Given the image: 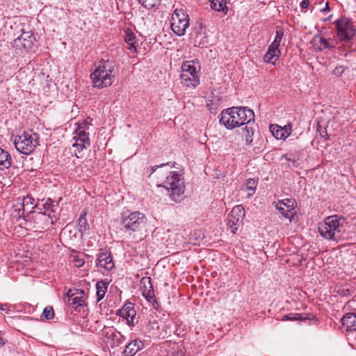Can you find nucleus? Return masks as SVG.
I'll return each mask as SVG.
<instances>
[{"mask_svg": "<svg viewBox=\"0 0 356 356\" xmlns=\"http://www.w3.org/2000/svg\"><path fill=\"white\" fill-rule=\"evenodd\" d=\"M219 122L227 129H232L254 122V113L246 107H231L220 113Z\"/></svg>", "mask_w": 356, "mask_h": 356, "instance_id": "obj_1", "label": "nucleus"}, {"mask_svg": "<svg viewBox=\"0 0 356 356\" xmlns=\"http://www.w3.org/2000/svg\"><path fill=\"white\" fill-rule=\"evenodd\" d=\"M345 219L339 216H327L324 221L319 222L318 229L320 235L330 241H338L344 230Z\"/></svg>", "mask_w": 356, "mask_h": 356, "instance_id": "obj_2", "label": "nucleus"}, {"mask_svg": "<svg viewBox=\"0 0 356 356\" xmlns=\"http://www.w3.org/2000/svg\"><path fill=\"white\" fill-rule=\"evenodd\" d=\"M166 189L171 200L175 202H180L184 197L185 182L181 174L171 172L164 182L159 185Z\"/></svg>", "mask_w": 356, "mask_h": 356, "instance_id": "obj_3", "label": "nucleus"}, {"mask_svg": "<svg viewBox=\"0 0 356 356\" xmlns=\"http://www.w3.org/2000/svg\"><path fill=\"white\" fill-rule=\"evenodd\" d=\"M147 222L145 215L139 211H125L121 216V230L129 234L142 230Z\"/></svg>", "mask_w": 356, "mask_h": 356, "instance_id": "obj_4", "label": "nucleus"}, {"mask_svg": "<svg viewBox=\"0 0 356 356\" xmlns=\"http://www.w3.org/2000/svg\"><path fill=\"white\" fill-rule=\"evenodd\" d=\"M39 135L34 132H24L17 136L14 144L15 148L21 154L28 155L31 154L38 145Z\"/></svg>", "mask_w": 356, "mask_h": 356, "instance_id": "obj_5", "label": "nucleus"}, {"mask_svg": "<svg viewBox=\"0 0 356 356\" xmlns=\"http://www.w3.org/2000/svg\"><path fill=\"white\" fill-rule=\"evenodd\" d=\"M189 26V17L186 11L176 8L172 14L170 27L172 31L178 36H182Z\"/></svg>", "mask_w": 356, "mask_h": 356, "instance_id": "obj_6", "label": "nucleus"}, {"mask_svg": "<svg viewBox=\"0 0 356 356\" xmlns=\"http://www.w3.org/2000/svg\"><path fill=\"white\" fill-rule=\"evenodd\" d=\"M42 206L44 211L39 213L36 219L40 222H43L44 223L40 227L46 229L49 225L55 223L57 220L55 213L58 204L49 198Z\"/></svg>", "mask_w": 356, "mask_h": 356, "instance_id": "obj_7", "label": "nucleus"}, {"mask_svg": "<svg viewBox=\"0 0 356 356\" xmlns=\"http://www.w3.org/2000/svg\"><path fill=\"white\" fill-rule=\"evenodd\" d=\"M337 30V38L344 43H348L355 35V29L353 24L347 19H340L335 21Z\"/></svg>", "mask_w": 356, "mask_h": 356, "instance_id": "obj_8", "label": "nucleus"}, {"mask_svg": "<svg viewBox=\"0 0 356 356\" xmlns=\"http://www.w3.org/2000/svg\"><path fill=\"white\" fill-rule=\"evenodd\" d=\"M112 71L106 68H95V70L90 74L94 87L104 88L112 84Z\"/></svg>", "mask_w": 356, "mask_h": 356, "instance_id": "obj_9", "label": "nucleus"}, {"mask_svg": "<svg viewBox=\"0 0 356 356\" xmlns=\"http://www.w3.org/2000/svg\"><path fill=\"white\" fill-rule=\"evenodd\" d=\"M72 139L75 141L72 144V147L76 149L74 154L77 158L80 156L78 153H81L83 149L90 146V140L89 138V132H83V131L74 130Z\"/></svg>", "mask_w": 356, "mask_h": 356, "instance_id": "obj_10", "label": "nucleus"}, {"mask_svg": "<svg viewBox=\"0 0 356 356\" xmlns=\"http://www.w3.org/2000/svg\"><path fill=\"white\" fill-rule=\"evenodd\" d=\"M181 69V83L187 87L195 88L200 83V70L197 71V68Z\"/></svg>", "mask_w": 356, "mask_h": 356, "instance_id": "obj_11", "label": "nucleus"}, {"mask_svg": "<svg viewBox=\"0 0 356 356\" xmlns=\"http://www.w3.org/2000/svg\"><path fill=\"white\" fill-rule=\"evenodd\" d=\"M35 39L33 35L29 32H23L19 37L15 38L13 42V47L20 51H28L33 44V41Z\"/></svg>", "mask_w": 356, "mask_h": 356, "instance_id": "obj_12", "label": "nucleus"}, {"mask_svg": "<svg viewBox=\"0 0 356 356\" xmlns=\"http://www.w3.org/2000/svg\"><path fill=\"white\" fill-rule=\"evenodd\" d=\"M313 47L319 51L325 49H332L336 47L337 42L332 38L326 39L321 35H316L310 42Z\"/></svg>", "mask_w": 356, "mask_h": 356, "instance_id": "obj_13", "label": "nucleus"}, {"mask_svg": "<svg viewBox=\"0 0 356 356\" xmlns=\"http://www.w3.org/2000/svg\"><path fill=\"white\" fill-rule=\"evenodd\" d=\"M96 265L99 268H104L106 270H111L114 268V262L111 253L106 250H101L98 254L96 261Z\"/></svg>", "mask_w": 356, "mask_h": 356, "instance_id": "obj_14", "label": "nucleus"}, {"mask_svg": "<svg viewBox=\"0 0 356 356\" xmlns=\"http://www.w3.org/2000/svg\"><path fill=\"white\" fill-rule=\"evenodd\" d=\"M165 334H163L159 332V323L156 321H150L146 326L147 335L151 337H165V335L168 333L170 334L172 332V327L170 324L165 325Z\"/></svg>", "mask_w": 356, "mask_h": 356, "instance_id": "obj_15", "label": "nucleus"}, {"mask_svg": "<svg viewBox=\"0 0 356 356\" xmlns=\"http://www.w3.org/2000/svg\"><path fill=\"white\" fill-rule=\"evenodd\" d=\"M141 284H143V295L145 298L148 302L157 303L150 277H143Z\"/></svg>", "mask_w": 356, "mask_h": 356, "instance_id": "obj_16", "label": "nucleus"}, {"mask_svg": "<svg viewBox=\"0 0 356 356\" xmlns=\"http://www.w3.org/2000/svg\"><path fill=\"white\" fill-rule=\"evenodd\" d=\"M343 326L346 328L348 336L356 334V314L354 313H348L341 318Z\"/></svg>", "mask_w": 356, "mask_h": 356, "instance_id": "obj_17", "label": "nucleus"}, {"mask_svg": "<svg viewBox=\"0 0 356 356\" xmlns=\"http://www.w3.org/2000/svg\"><path fill=\"white\" fill-rule=\"evenodd\" d=\"M143 347V341L139 339L132 340L125 346L122 356H134L139 350H142Z\"/></svg>", "mask_w": 356, "mask_h": 356, "instance_id": "obj_18", "label": "nucleus"}, {"mask_svg": "<svg viewBox=\"0 0 356 356\" xmlns=\"http://www.w3.org/2000/svg\"><path fill=\"white\" fill-rule=\"evenodd\" d=\"M124 42L127 44V49L131 53L136 52L138 44L135 33L129 29L124 31Z\"/></svg>", "mask_w": 356, "mask_h": 356, "instance_id": "obj_19", "label": "nucleus"}, {"mask_svg": "<svg viewBox=\"0 0 356 356\" xmlns=\"http://www.w3.org/2000/svg\"><path fill=\"white\" fill-rule=\"evenodd\" d=\"M270 129L273 136L280 140L286 139L289 136L291 131V127L287 126L282 127L278 125H270Z\"/></svg>", "mask_w": 356, "mask_h": 356, "instance_id": "obj_20", "label": "nucleus"}, {"mask_svg": "<svg viewBox=\"0 0 356 356\" xmlns=\"http://www.w3.org/2000/svg\"><path fill=\"white\" fill-rule=\"evenodd\" d=\"M117 314L125 319H129V318H135L136 312L134 305L131 302H128L126 303L122 309L118 311Z\"/></svg>", "mask_w": 356, "mask_h": 356, "instance_id": "obj_21", "label": "nucleus"}, {"mask_svg": "<svg viewBox=\"0 0 356 356\" xmlns=\"http://www.w3.org/2000/svg\"><path fill=\"white\" fill-rule=\"evenodd\" d=\"M193 39L195 46L204 47L209 43L205 30L202 27L200 28L199 31L195 32V36H193Z\"/></svg>", "mask_w": 356, "mask_h": 356, "instance_id": "obj_22", "label": "nucleus"}, {"mask_svg": "<svg viewBox=\"0 0 356 356\" xmlns=\"http://www.w3.org/2000/svg\"><path fill=\"white\" fill-rule=\"evenodd\" d=\"M280 54V51L279 49H275L269 46L267 52L264 56V60L267 63L275 65V62L278 59Z\"/></svg>", "mask_w": 356, "mask_h": 356, "instance_id": "obj_23", "label": "nucleus"}, {"mask_svg": "<svg viewBox=\"0 0 356 356\" xmlns=\"http://www.w3.org/2000/svg\"><path fill=\"white\" fill-rule=\"evenodd\" d=\"M108 338L111 340V347L112 348L120 346L124 343L126 340V337L116 330H114V331L108 336Z\"/></svg>", "mask_w": 356, "mask_h": 356, "instance_id": "obj_24", "label": "nucleus"}, {"mask_svg": "<svg viewBox=\"0 0 356 356\" xmlns=\"http://www.w3.org/2000/svg\"><path fill=\"white\" fill-rule=\"evenodd\" d=\"M12 165V157L7 152L0 148V170L8 169Z\"/></svg>", "mask_w": 356, "mask_h": 356, "instance_id": "obj_25", "label": "nucleus"}, {"mask_svg": "<svg viewBox=\"0 0 356 356\" xmlns=\"http://www.w3.org/2000/svg\"><path fill=\"white\" fill-rule=\"evenodd\" d=\"M108 283L106 281L101 280L96 284V296L97 300L99 302L102 300L107 291Z\"/></svg>", "mask_w": 356, "mask_h": 356, "instance_id": "obj_26", "label": "nucleus"}, {"mask_svg": "<svg viewBox=\"0 0 356 356\" xmlns=\"http://www.w3.org/2000/svg\"><path fill=\"white\" fill-rule=\"evenodd\" d=\"M244 127L241 128L242 137L245 138V144L250 145L252 142V136L254 135V129L251 127V123L245 124Z\"/></svg>", "mask_w": 356, "mask_h": 356, "instance_id": "obj_27", "label": "nucleus"}, {"mask_svg": "<svg viewBox=\"0 0 356 356\" xmlns=\"http://www.w3.org/2000/svg\"><path fill=\"white\" fill-rule=\"evenodd\" d=\"M69 291L67 293V298L65 300V302L72 305L75 309L81 307L84 304V300L81 296H74V294L70 295Z\"/></svg>", "mask_w": 356, "mask_h": 356, "instance_id": "obj_28", "label": "nucleus"}, {"mask_svg": "<svg viewBox=\"0 0 356 356\" xmlns=\"http://www.w3.org/2000/svg\"><path fill=\"white\" fill-rule=\"evenodd\" d=\"M86 212H83L82 213H81V215L79 216V218L78 219L77 225L79 227V231L81 234L84 233L86 231L89 229V225L86 218Z\"/></svg>", "mask_w": 356, "mask_h": 356, "instance_id": "obj_29", "label": "nucleus"}, {"mask_svg": "<svg viewBox=\"0 0 356 356\" xmlns=\"http://www.w3.org/2000/svg\"><path fill=\"white\" fill-rule=\"evenodd\" d=\"M245 211L243 207L241 205H236L232 209L230 216L234 219L236 218V222H238L243 219Z\"/></svg>", "mask_w": 356, "mask_h": 356, "instance_id": "obj_30", "label": "nucleus"}, {"mask_svg": "<svg viewBox=\"0 0 356 356\" xmlns=\"http://www.w3.org/2000/svg\"><path fill=\"white\" fill-rule=\"evenodd\" d=\"M211 2V7L212 9L217 11H222L227 10V8L226 6L225 0H209Z\"/></svg>", "mask_w": 356, "mask_h": 356, "instance_id": "obj_31", "label": "nucleus"}, {"mask_svg": "<svg viewBox=\"0 0 356 356\" xmlns=\"http://www.w3.org/2000/svg\"><path fill=\"white\" fill-rule=\"evenodd\" d=\"M92 120L90 118H88L86 120H83L82 122H78L75 124L76 130L83 131V132H88L90 127Z\"/></svg>", "mask_w": 356, "mask_h": 356, "instance_id": "obj_32", "label": "nucleus"}, {"mask_svg": "<svg viewBox=\"0 0 356 356\" xmlns=\"http://www.w3.org/2000/svg\"><path fill=\"white\" fill-rule=\"evenodd\" d=\"M257 181L254 179H249L245 182V188L249 192L248 197H251L255 192Z\"/></svg>", "mask_w": 356, "mask_h": 356, "instance_id": "obj_33", "label": "nucleus"}, {"mask_svg": "<svg viewBox=\"0 0 356 356\" xmlns=\"http://www.w3.org/2000/svg\"><path fill=\"white\" fill-rule=\"evenodd\" d=\"M276 209L282 213L284 218L289 219L290 220H291V218L295 213V211H292L291 208L286 209V207L279 204L276 205Z\"/></svg>", "mask_w": 356, "mask_h": 356, "instance_id": "obj_34", "label": "nucleus"}, {"mask_svg": "<svg viewBox=\"0 0 356 356\" xmlns=\"http://www.w3.org/2000/svg\"><path fill=\"white\" fill-rule=\"evenodd\" d=\"M283 35H284L283 30L277 29L276 31V35L274 39V41L271 43V44L270 46L273 47V48H275V49H279V47L280 46L281 42L282 40Z\"/></svg>", "mask_w": 356, "mask_h": 356, "instance_id": "obj_35", "label": "nucleus"}, {"mask_svg": "<svg viewBox=\"0 0 356 356\" xmlns=\"http://www.w3.org/2000/svg\"><path fill=\"white\" fill-rule=\"evenodd\" d=\"M147 9H152L160 4L161 0H138Z\"/></svg>", "mask_w": 356, "mask_h": 356, "instance_id": "obj_36", "label": "nucleus"}, {"mask_svg": "<svg viewBox=\"0 0 356 356\" xmlns=\"http://www.w3.org/2000/svg\"><path fill=\"white\" fill-rule=\"evenodd\" d=\"M295 202H296L295 200L287 198V199L283 200L282 201H279L278 204L286 207V209L291 208L292 211H295V207H294Z\"/></svg>", "mask_w": 356, "mask_h": 356, "instance_id": "obj_37", "label": "nucleus"}, {"mask_svg": "<svg viewBox=\"0 0 356 356\" xmlns=\"http://www.w3.org/2000/svg\"><path fill=\"white\" fill-rule=\"evenodd\" d=\"M42 316L46 319H51L54 316V312L52 307H47L44 309Z\"/></svg>", "mask_w": 356, "mask_h": 356, "instance_id": "obj_38", "label": "nucleus"}, {"mask_svg": "<svg viewBox=\"0 0 356 356\" xmlns=\"http://www.w3.org/2000/svg\"><path fill=\"white\" fill-rule=\"evenodd\" d=\"M237 224L238 222H236V218L234 219L230 216L227 219V225L231 229V232L234 234L236 233V231L238 229Z\"/></svg>", "mask_w": 356, "mask_h": 356, "instance_id": "obj_39", "label": "nucleus"}, {"mask_svg": "<svg viewBox=\"0 0 356 356\" xmlns=\"http://www.w3.org/2000/svg\"><path fill=\"white\" fill-rule=\"evenodd\" d=\"M302 318L301 317V315L300 314H287V315H284L283 316V320L284 321H298V320H300Z\"/></svg>", "mask_w": 356, "mask_h": 356, "instance_id": "obj_40", "label": "nucleus"}, {"mask_svg": "<svg viewBox=\"0 0 356 356\" xmlns=\"http://www.w3.org/2000/svg\"><path fill=\"white\" fill-rule=\"evenodd\" d=\"M195 64L200 67L198 60H191L184 61L182 63L181 67H195Z\"/></svg>", "mask_w": 356, "mask_h": 356, "instance_id": "obj_41", "label": "nucleus"}, {"mask_svg": "<svg viewBox=\"0 0 356 356\" xmlns=\"http://www.w3.org/2000/svg\"><path fill=\"white\" fill-rule=\"evenodd\" d=\"M170 165V163H161L160 165H154V166H152L151 167L149 170V177H150L157 169H159V168H162V167H164V166H166V165Z\"/></svg>", "mask_w": 356, "mask_h": 356, "instance_id": "obj_42", "label": "nucleus"}, {"mask_svg": "<svg viewBox=\"0 0 356 356\" xmlns=\"http://www.w3.org/2000/svg\"><path fill=\"white\" fill-rule=\"evenodd\" d=\"M34 199L31 197L26 196L23 200V206L28 205V204H33Z\"/></svg>", "mask_w": 356, "mask_h": 356, "instance_id": "obj_43", "label": "nucleus"}, {"mask_svg": "<svg viewBox=\"0 0 356 356\" xmlns=\"http://www.w3.org/2000/svg\"><path fill=\"white\" fill-rule=\"evenodd\" d=\"M9 309H10V305L7 303H5L2 306H1L0 310L5 312L6 313H8Z\"/></svg>", "mask_w": 356, "mask_h": 356, "instance_id": "obj_44", "label": "nucleus"}, {"mask_svg": "<svg viewBox=\"0 0 356 356\" xmlns=\"http://www.w3.org/2000/svg\"><path fill=\"white\" fill-rule=\"evenodd\" d=\"M134 319H135V318H129V319H126L127 320V324H128V325L129 327H134V325H135Z\"/></svg>", "mask_w": 356, "mask_h": 356, "instance_id": "obj_45", "label": "nucleus"}, {"mask_svg": "<svg viewBox=\"0 0 356 356\" xmlns=\"http://www.w3.org/2000/svg\"><path fill=\"white\" fill-rule=\"evenodd\" d=\"M309 4V0H302V1L300 3V6L302 8H308Z\"/></svg>", "mask_w": 356, "mask_h": 356, "instance_id": "obj_46", "label": "nucleus"}, {"mask_svg": "<svg viewBox=\"0 0 356 356\" xmlns=\"http://www.w3.org/2000/svg\"><path fill=\"white\" fill-rule=\"evenodd\" d=\"M183 332H184V330L180 331V329L177 327V328L176 329V330L174 332V333H175V334H176V335H177V336L180 337V336H184V333H182Z\"/></svg>", "mask_w": 356, "mask_h": 356, "instance_id": "obj_47", "label": "nucleus"}, {"mask_svg": "<svg viewBox=\"0 0 356 356\" xmlns=\"http://www.w3.org/2000/svg\"><path fill=\"white\" fill-rule=\"evenodd\" d=\"M5 344L6 340L3 337H0V348L4 346Z\"/></svg>", "mask_w": 356, "mask_h": 356, "instance_id": "obj_48", "label": "nucleus"}, {"mask_svg": "<svg viewBox=\"0 0 356 356\" xmlns=\"http://www.w3.org/2000/svg\"><path fill=\"white\" fill-rule=\"evenodd\" d=\"M330 10V7H329V5H328V3L327 2L325 3V8H323L321 11H323V12H325V11H328Z\"/></svg>", "mask_w": 356, "mask_h": 356, "instance_id": "obj_49", "label": "nucleus"}, {"mask_svg": "<svg viewBox=\"0 0 356 356\" xmlns=\"http://www.w3.org/2000/svg\"><path fill=\"white\" fill-rule=\"evenodd\" d=\"M83 264V261H78V264H77V266H82Z\"/></svg>", "mask_w": 356, "mask_h": 356, "instance_id": "obj_50", "label": "nucleus"}, {"mask_svg": "<svg viewBox=\"0 0 356 356\" xmlns=\"http://www.w3.org/2000/svg\"><path fill=\"white\" fill-rule=\"evenodd\" d=\"M352 337H354L355 339V344H356V334H353L351 336Z\"/></svg>", "mask_w": 356, "mask_h": 356, "instance_id": "obj_51", "label": "nucleus"}, {"mask_svg": "<svg viewBox=\"0 0 356 356\" xmlns=\"http://www.w3.org/2000/svg\"><path fill=\"white\" fill-rule=\"evenodd\" d=\"M286 156V159H287L288 161H291V158H289L287 154H286V156Z\"/></svg>", "mask_w": 356, "mask_h": 356, "instance_id": "obj_52", "label": "nucleus"}, {"mask_svg": "<svg viewBox=\"0 0 356 356\" xmlns=\"http://www.w3.org/2000/svg\"><path fill=\"white\" fill-rule=\"evenodd\" d=\"M1 333V331L0 330V334Z\"/></svg>", "mask_w": 356, "mask_h": 356, "instance_id": "obj_53", "label": "nucleus"}]
</instances>
